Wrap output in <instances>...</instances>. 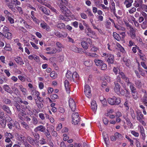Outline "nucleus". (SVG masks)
Returning <instances> with one entry per match:
<instances>
[{
  "label": "nucleus",
  "instance_id": "nucleus-9",
  "mask_svg": "<svg viewBox=\"0 0 147 147\" xmlns=\"http://www.w3.org/2000/svg\"><path fill=\"white\" fill-rule=\"evenodd\" d=\"M107 61L109 64H113L114 62V56L113 55L108 54L107 55Z\"/></svg>",
  "mask_w": 147,
  "mask_h": 147
},
{
  "label": "nucleus",
  "instance_id": "nucleus-29",
  "mask_svg": "<svg viewBox=\"0 0 147 147\" xmlns=\"http://www.w3.org/2000/svg\"><path fill=\"white\" fill-rule=\"evenodd\" d=\"M123 61L125 62V64L127 66L129 67H130L131 66L130 61L129 59L123 58Z\"/></svg>",
  "mask_w": 147,
  "mask_h": 147
},
{
  "label": "nucleus",
  "instance_id": "nucleus-63",
  "mask_svg": "<svg viewBox=\"0 0 147 147\" xmlns=\"http://www.w3.org/2000/svg\"><path fill=\"white\" fill-rule=\"evenodd\" d=\"M22 125L26 129H27L28 128V125L27 124L24 122H22L21 123Z\"/></svg>",
  "mask_w": 147,
  "mask_h": 147
},
{
  "label": "nucleus",
  "instance_id": "nucleus-21",
  "mask_svg": "<svg viewBox=\"0 0 147 147\" xmlns=\"http://www.w3.org/2000/svg\"><path fill=\"white\" fill-rule=\"evenodd\" d=\"M66 76L67 78L69 80L72 81L73 73L72 74L70 71H68L66 73Z\"/></svg>",
  "mask_w": 147,
  "mask_h": 147
},
{
  "label": "nucleus",
  "instance_id": "nucleus-50",
  "mask_svg": "<svg viewBox=\"0 0 147 147\" xmlns=\"http://www.w3.org/2000/svg\"><path fill=\"white\" fill-rule=\"evenodd\" d=\"M131 114L132 118L135 119L136 118V115L134 113V110L131 109H130Z\"/></svg>",
  "mask_w": 147,
  "mask_h": 147
},
{
  "label": "nucleus",
  "instance_id": "nucleus-23",
  "mask_svg": "<svg viewBox=\"0 0 147 147\" xmlns=\"http://www.w3.org/2000/svg\"><path fill=\"white\" fill-rule=\"evenodd\" d=\"M94 62L96 65L100 66L103 63L102 60L100 59H95L94 60Z\"/></svg>",
  "mask_w": 147,
  "mask_h": 147
},
{
  "label": "nucleus",
  "instance_id": "nucleus-20",
  "mask_svg": "<svg viewBox=\"0 0 147 147\" xmlns=\"http://www.w3.org/2000/svg\"><path fill=\"white\" fill-rule=\"evenodd\" d=\"M40 26L43 29H46V30L47 31L49 30H50L49 26L47 25V24L45 22H43L40 24Z\"/></svg>",
  "mask_w": 147,
  "mask_h": 147
},
{
  "label": "nucleus",
  "instance_id": "nucleus-43",
  "mask_svg": "<svg viewBox=\"0 0 147 147\" xmlns=\"http://www.w3.org/2000/svg\"><path fill=\"white\" fill-rule=\"evenodd\" d=\"M5 36L8 39H10L12 38L11 34V33L8 32H7L5 33Z\"/></svg>",
  "mask_w": 147,
  "mask_h": 147
},
{
  "label": "nucleus",
  "instance_id": "nucleus-26",
  "mask_svg": "<svg viewBox=\"0 0 147 147\" xmlns=\"http://www.w3.org/2000/svg\"><path fill=\"white\" fill-rule=\"evenodd\" d=\"M82 47L84 49H88L89 45L87 42L85 41H82L81 43Z\"/></svg>",
  "mask_w": 147,
  "mask_h": 147
},
{
  "label": "nucleus",
  "instance_id": "nucleus-44",
  "mask_svg": "<svg viewBox=\"0 0 147 147\" xmlns=\"http://www.w3.org/2000/svg\"><path fill=\"white\" fill-rule=\"evenodd\" d=\"M17 47L22 52H23V49L22 47L23 45L21 44L20 42H18L17 43Z\"/></svg>",
  "mask_w": 147,
  "mask_h": 147
},
{
  "label": "nucleus",
  "instance_id": "nucleus-59",
  "mask_svg": "<svg viewBox=\"0 0 147 147\" xmlns=\"http://www.w3.org/2000/svg\"><path fill=\"white\" fill-rule=\"evenodd\" d=\"M116 116L118 118H119V117H121L122 115V114L119 111L116 112L115 113Z\"/></svg>",
  "mask_w": 147,
  "mask_h": 147
},
{
  "label": "nucleus",
  "instance_id": "nucleus-37",
  "mask_svg": "<svg viewBox=\"0 0 147 147\" xmlns=\"http://www.w3.org/2000/svg\"><path fill=\"white\" fill-rule=\"evenodd\" d=\"M7 115H5L3 112H0V119L6 120V116Z\"/></svg>",
  "mask_w": 147,
  "mask_h": 147
},
{
  "label": "nucleus",
  "instance_id": "nucleus-3",
  "mask_svg": "<svg viewBox=\"0 0 147 147\" xmlns=\"http://www.w3.org/2000/svg\"><path fill=\"white\" fill-rule=\"evenodd\" d=\"M119 75L117 77V82H120L121 81L120 77L122 78L127 83L128 85L130 82H129V78L126 77L125 76L124 74L122 72H119Z\"/></svg>",
  "mask_w": 147,
  "mask_h": 147
},
{
  "label": "nucleus",
  "instance_id": "nucleus-62",
  "mask_svg": "<svg viewBox=\"0 0 147 147\" xmlns=\"http://www.w3.org/2000/svg\"><path fill=\"white\" fill-rule=\"evenodd\" d=\"M142 15L144 17L145 20H147V14L144 12L141 13Z\"/></svg>",
  "mask_w": 147,
  "mask_h": 147
},
{
  "label": "nucleus",
  "instance_id": "nucleus-32",
  "mask_svg": "<svg viewBox=\"0 0 147 147\" xmlns=\"http://www.w3.org/2000/svg\"><path fill=\"white\" fill-rule=\"evenodd\" d=\"M115 136L116 139H121L123 138V136L121 134L118 132H116L115 134Z\"/></svg>",
  "mask_w": 147,
  "mask_h": 147
},
{
  "label": "nucleus",
  "instance_id": "nucleus-17",
  "mask_svg": "<svg viewBox=\"0 0 147 147\" xmlns=\"http://www.w3.org/2000/svg\"><path fill=\"white\" fill-rule=\"evenodd\" d=\"M40 9L44 13L47 15H49L50 14V11L44 7L42 6L40 7Z\"/></svg>",
  "mask_w": 147,
  "mask_h": 147
},
{
  "label": "nucleus",
  "instance_id": "nucleus-13",
  "mask_svg": "<svg viewBox=\"0 0 147 147\" xmlns=\"http://www.w3.org/2000/svg\"><path fill=\"white\" fill-rule=\"evenodd\" d=\"M91 107L92 110L94 112H95L97 109V105L96 101L92 100L91 102Z\"/></svg>",
  "mask_w": 147,
  "mask_h": 147
},
{
  "label": "nucleus",
  "instance_id": "nucleus-19",
  "mask_svg": "<svg viewBox=\"0 0 147 147\" xmlns=\"http://www.w3.org/2000/svg\"><path fill=\"white\" fill-rule=\"evenodd\" d=\"M133 2V0H126L124 3L127 7H129L132 5V3Z\"/></svg>",
  "mask_w": 147,
  "mask_h": 147
},
{
  "label": "nucleus",
  "instance_id": "nucleus-14",
  "mask_svg": "<svg viewBox=\"0 0 147 147\" xmlns=\"http://www.w3.org/2000/svg\"><path fill=\"white\" fill-rule=\"evenodd\" d=\"M45 129L46 128L45 126L42 125H40L36 127L34 129V131L35 132L40 131L42 132H44Z\"/></svg>",
  "mask_w": 147,
  "mask_h": 147
},
{
  "label": "nucleus",
  "instance_id": "nucleus-58",
  "mask_svg": "<svg viewBox=\"0 0 147 147\" xmlns=\"http://www.w3.org/2000/svg\"><path fill=\"white\" fill-rule=\"evenodd\" d=\"M135 84L139 88L141 86V83L140 81L139 80L136 81Z\"/></svg>",
  "mask_w": 147,
  "mask_h": 147
},
{
  "label": "nucleus",
  "instance_id": "nucleus-12",
  "mask_svg": "<svg viewBox=\"0 0 147 147\" xmlns=\"http://www.w3.org/2000/svg\"><path fill=\"white\" fill-rule=\"evenodd\" d=\"M14 59L16 62L18 64L22 65L24 63L22 58L19 56H17Z\"/></svg>",
  "mask_w": 147,
  "mask_h": 147
},
{
  "label": "nucleus",
  "instance_id": "nucleus-35",
  "mask_svg": "<svg viewBox=\"0 0 147 147\" xmlns=\"http://www.w3.org/2000/svg\"><path fill=\"white\" fill-rule=\"evenodd\" d=\"M130 35L132 38H134L136 36L135 30L133 29H131L130 32Z\"/></svg>",
  "mask_w": 147,
  "mask_h": 147
},
{
  "label": "nucleus",
  "instance_id": "nucleus-41",
  "mask_svg": "<svg viewBox=\"0 0 147 147\" xmlns=\"http://www.w3.org/2000/svg\"><path fill=\"white\" fill-rule=\"evenodd\" d=\"M5 137L6 138H13V136H12L11 134L9 133L6 132L5 134H4Z\"/></svg>",
  "mask_w": 147,
  "mask_h": 147
},
{
  "label": "nucleus",
  "instance_id": "nucleus-18",
  "mask_svg": "<svg viewBox=\"0 0 147 147\" xmlns=\"http://www.w3.org/2000/svg\"><path fill=\"white\" fill-rule=\"evenodd\" d=\"M64 85L66 92L67 93L69 92V83L67 80H65L64 82Z\"/></svg>",
  "mask_w": 147,
  "mask_h": 147
},
{
  "label": "nucleus",
  "instance_id": "nucleus-15",
  "mask_svg": "<svg viewBox=\"0 0 147 147\" xmlns=\"http://www.w3.org/2000/svg\"><path fill=\"white\" fill-rule=\"evenodd\" d=\"M79 79V76L78 73L76 72H74L73 73V77L72 81L76 82Z\"/></svg>",
  "mask_w": 147,
  "mask_h": 147
},
{
  "label": "nucleus",
  "instance_id": "nucleus-57",
  "mask_svg": "<svg viewBox=\"0 0 147 147\" xmlns=\"http://www.w3.org/2000/svg\"><path fill=\"white\" fill-rule=\"evenodd\" d=\"M4 102L7 104H9L11 103V100L7 98H5L4 100Z\"/></svg>",
  "mask_w": 147,
  "mask_h": 147
},
{
  "label": "nucleus",
  "instance_id": "nucleus-36",
  "mask_svg": "<svg viewBox=\"0 0 147 147\" xmlns=\"http://www.w3.org/2000/svg\"><path fill=\"white\" fill-rule=\"evenodd\" d=\"M17 138L18 139L21 141H24L25 137L22 135H17Z\"/></svg>",
  "mask_w": 147,
  "mask_h": 147
},
{
  "label": "nucleus",
  "instance_id": "nucleus-33",
  "mask_svg": "<svg viewBox=\"0 0 147 147\" xmlns=\"http://www.w3.org/2000/svg\"><path fill=\"white\" fill-rule=\"evenodd\" d=\"M141 28L143 29H145L147 28V21L145 20L141 24Z\"/></svg>",
  "mask_w": 147,
  "mask_h": 147
},
{
  "label": "nucleus",
  "instance_id": "nucleus-53",
  "mask_svg": "<svg viewBox=\"0 0 147 147\" xmlns=\"http://www.w3.org/2000/svg\"><path fill=\"white\" fill-rule=\"evenodd\" d=\"M50 97L52 99L55 100L57 99L58 97L57 95L53 94L51 95Z\"/></svg>",
  "mask_w": 147,
  "mask_h": 147
},
{
  "label": "nucleus",
  "instance_id": "nucleus-55",
  "mask_svg": "<svg viewBox=\"0 0 147 147\" xmlns=\"http://www.w3.org/2000/svg\"><path fill=\"white\" fill-rule=\"evenodd\" d=\"M101 68L102 70H105L107 68V65L103 63L101 65Z\"/></svg>",
  "mask_w": 147,
  "mask_h": 147
},
{
  "label": "nucleus",
  "instance_id": "nucleus-28",
  "mask_svg": "<svg viewBox=\"0 0 147 147\" xmlns=\"http://www.w3.org/2000/svg\"><path fill=\"white\" fill-rule=\"evenodd\" d=\"M116 45L117 47V48H116L117 49L119 50L121 52L123 53L125 52L124 48L119 44L117 43Z\"/></svg>",
  "mask_w": 147,
  "mask_h": 147
},
{
  "label": "nucleus",
  "instance_id": "nucleus-10",
  "mask_svg": "<svg viewBox=\"0 0 147 147\" xmlns=\"http://www.w3.org/2000/svg\"><path fill=\"white\" fill-rule=\"evenodd\" d=\"M85 32L87 35L89 36L91 35V34H94V32L92 30L90 27L86 28L85 30Z\"/></svg>",
  "mask_w": 147,
  "mask_h": 147
},
{
  "label": "nucleus",
  "instance_id": "nucleus-61",
  "mask_svg": "<svg viewBox=\"0 0 147 147\" xmlns=\"http://www.w3.org/2000/svg\"><path fill=\"white\" fill-rule=\"evenodd\" d=\"M4 49L7 51H10L11 50L10 46L9 45L7 44L6 45L5 47L4 48Z\"/></svg>",
  "mask_w": 147,
  "mask_h": 147
},
{
  "label": "nucleus",
  "instance_id": "nucleus-48",
  "mask_svg": "<svg viewBox=\"0 0 147 147\" xmlns=\"http://www.w3.org/2000/svg\"><path fill=\"white\" fill-rule=\"evenodd\" d=\"M131 133L132 134L136 137H138L139 136V134L138 133L136 132L134 130L131 131Z\"/></svg>",
  "mask_w": 147,
  "mask_h": 147
},
{
  "label": "nucleus",
  "instance_id": "nucleus-64",
  "mask_svg": "<svg viewBox=\"0 0 147 147\" xmlns=\"http://www.w3.org/2000/svg\"><path fill=\"white\" fill-rule=\"evenodd\" d=\"M140 58L142 61H145L146 58L145 56L143 54H140Z\"/></svg>",
  "mask_w": 147,
  "mask_h": 147
},
{
  "label": "nucleus",
  "instance_id": "nucleus-27",
  "mask_svg": "<svg viewBox=\"0 0 147 147\" xmlns=\"http://www.w3.org/2000/svg\"><path fill=\"white\" fill-rule=\"evenodd\" d=\"M50 128L51 129V131H50L51 132V134L53 136H57V133L56 131H54V127L53 126H50Z\"/></svg>",
  "mask_w": 147,
  "mask_h": 147
},
{
  "label": "nucleus",
  "instance_id": "nucleus-40",
  "mask_svg": "<svg viewBox=\"0 0 147 147\" xmlns=\"http://www.w3.org/2000/svg\"><path fill=\"white\" fill-rule=\"evenodd\" d=\"M3 88L5 91L9 93H11V90L10 89V88L8 85H4L3 86Z\"/></svg>",
  "mask_w": 147,
  "mask_h": 147
},
{
  "label": "nucleus",
  "instance_id": "nucleus-38",
  "mask_svg": "<svg viewBox=\"0 0 147 147\" xmlns=\"http://www.w3.org/2000/svg\"><path fill=\"white\" fill-rule=\"evenodd\" d=\"M0 124L2 127H5L6 125V120L0 119Z\"/></svg>",
  "mask_w": 147,
  "mask_h": 147
},
{
  "label": "nucleus",
  "instance_id": "nucleus-16",
  "mask_svg": "<svg viewBox=\"0 0 147 147\" xmlns=\"http://www.w3.org/2000/svg\"><path fill=\"white\" fill-rule=\"evenodd\" d=\"M115 86L114 88V90L117 94H119L120 93V86L119 84L117 83L116 84L115 82Z\"/></svg>",
  "mask_w": 147,
  "mask_h": 147
},
{
  "label": "nucleus",
  "instance_id": "nucleus-51",
  "mask_svg": "<svg viewBox=\"0 0 147 147\" xmlns=\"http://www.w3.org/2000/svg\"><path fill=\"white\" fill-rule=\"evenodd\" d=\"M125 90H126V93L125 94V95L126 97L128 98H130V92L129 91V90L128 89H125Z\"/></svg>",
  "mask_w": 147,
  "mask_h": 147
},
{
  "label": "nucleus",
  "instance_id": "nucleus-60",
  "mask_svg": "<svg viewBox=\"0 0 147 147\" xmlns=\"http://www.w3.org/2000/svg\"><path fill=\"white\" fill-rule=\"evenodd\" d=\"M81 18L84 19H86L87 18V15L84 13H82L80 14Z\"/></svg>",
  "mask_w": 147,
  "mask_h": 147
},
{
  "label": "nucleus",
  "instance_id": "nucleus-5",
  "mask_svg": "<svg viewBox=\"0 0 147 147\" xmlns=\"http://www.w3.org/2000/svg\"><path fill=\"white\" fill-rule=\"evenodd\" d=\"M84 93L88 98H90L91 96V90L90 87L87 85H86L84 86Z\"/></svg>",
  "mask_w": 147,
  "mask_h": 147
},
{
  "label": "nucleus",
  "instance_id": "nucleus-34",
  "mask_svg": "<svg viewBox=\"0 0 147 147\" xmlns=\"http://www.w3.org/2000/svg\"><path fill=\"white\" fill-rule=\"evenodd\" d=\"M121 102V99L119 97L116 98L115 97V105H117L119 104Z\"/></svg>",
  "mask_w": 147,
  "mask_h": 147
},
{
  "label": "nucleus",
  "instance_id": "nucleus-52",
  "mask_svg": "<svg viewBox=\"0 0 147 147\" xmlns=\"http://www.w3.org/2000/svg\"><path fill=\"white\" fill-rule=\"evenodd\" d=\"M30 43L32 45V46L35 49H39L38 47L34 42H30Z\"/></svg>",
  "mask_w": 147,
  "mask_h": 147
},
{
  "label": "nucleus",
  "instance_id": "nucleus-47",
  "mask_svg": "<svg viewBox=\"0 0 147 147\" xmlns=\"http://www.w3.org/2000/svg\"><path fill=\"white\" fill-rule=\"evenodd\" d=\"M127 123V125L130 128H132L133 127V125L130 121V120L128 118L126 119Z\"/></svg>",
  "mask_w": 147,
  "mask_h": 147
},
{
  "label": "nucleus",
  "instance_id": "nucleus-45",
  "mask_svg": "<svg viewBox=\"0 0 147 147\" xmlns=\"http://www.w3.org/2000/svg\"><path fill=\"white\" fill-rule=\"evenodd\" d=\"M107 112V113L105 114V115L107 116H109L110 115L114 112V111L113 109H109L108 110Z\"/></svg>",
  "mask_w": 147,
  "mask_h": 147
},
{
  "label": "nucleus",
  "instance_id": "nucleus-30",
  "mask_svg": "<svg viewBox=\"0 0 147 147\" xmlns=\"http://www.w3.org/2000/svg\"><path fill=\"white\" fill-rule=\"evenodd\" d=\"M113 36L114 38L117 40L119 41L121 40L120 37L119 35L116 32H113Z\"/></svg>",
  "mask_w": 147,
  "mask_h": 147
},
{
  "label": "nucleus",
  "instance_id": "nucleus-39",
  "mask_svg": "<svg viewBox=\"0 0 147 147\" xmlns=\"http://www.w3.org/2000/svg\"><path fill=\"white\" fill-rule=\"evenodd\" d=\"M102 134L104 140L105 144H107V142L108 140V136L105 132H103Z\"/></svg>",
  "mask_w": 147,
  "mask_h": 147
},
{
  "label": "nucleus",
  "instance_id": "nucleus-4",
  "mask_svg": "<svg viewBox=\"0 0 147 147\" xmlns=\"http://www.w3.org/2000/svg\"><path fill=\"white\" fill-rule=\"evenodd\" d=\"M72 118L73 123L77 125L80 121L79 115L78 113H74L72 114Z\"/></svg>",
  "mask_w": 147,
  "mask_h": 147
},
{
  "label": "nucleus",
  "instance_id": "nucleus-7",
  "mask_svg": "<svg viewBox=\"0 0 147 147\" xmlns=\"http://www.w3.org/2000/svg\"><path fill=\"white\" fill-rule=\"evenodd\" d=\"M69 106L71 111H74L76 109V103L74 100L72 98H70L69 100Z\"/></svg>",
  "mask_w": 147,
  "mask_h": 147
},
{
  "label": "nucleus",
  "instance_id": "nucleus-6",
  "mask_svg": "<svg viewBox=\"0 0 147 147\" xmlns=\"http://www.w3.org/2000/svg\"><path fill=\"white\" fill-rule=\"evenodd\" d=\"M130 89L131 90L132 94L134 98L136 100L138 98L137 92L136 90V88L132 84H131L129 86Z\"/></svg>",
  "mask_w": 147,
  "mask_h": 147
},
{
  "label": "nucleus",
  "instance_id": "nucleus-11",
  "mask_svg": "<svg viewBox=\"0 0 147 147\" xmlns=\"http://www.w3.org/2000/svg\"><path fill=\"white\" fill-rule=\"evenodd\" d=\"M72 50L76 52L80 53H82V48H79L76 46L73 45L71 47Z\"/></svg>",
  "mask_w": 147,
  "mask_h": 147
},
{
  "label": "nucleus",
  "instance_id": "nucleus-49",
  "mask_svg": "<svg viewBox=\"0 0 147 147\" xmlns=\"http://www.w3.org/2000/svg\"><path fill=\"white\" fill-rule=\"evenodd\" d=\"M57 27L60 28H63L65 27V25L63 23H59L57 25Z\"/></svg>",
  "mask_w": 147,
  "mask_h": 147
},
{
  "label": "nucleus",
  "instance_id": "nucleus-2",
  "mask_svg": "<svg viewBox=\"0 0 147 147\" xmlns=\"http://www.w3.org/2000/svg\"><path fill=\"white\" fill-rule=\"evenodd\" d=\"M56 45L58 49L56 48L53 49L51 51L46 52V54H53L59 53L62 51V49L63 48V45L59 42H57L56 43Z\"/></svg>",
  "mask_w": 147,
  "mask_h": 147
},
{
  "label": "nucleus",
  "instance_id": "nucleus-54",
  "mask_svg": "<svg viewBox=\"0 0 147 147\" xmlns=\"http://www.w3.org/2000/svg\"><path fill=\"white\" fill-rule=\"evenodd\" d=\"M31 18L33 19V21L35 22L36 23L39 24V20L37 19L36 18L34 17V16H31Z\"/></svg>",
  "mask_w": 147,
  "mask_h": 147
},
{
  "label": "nucleus",
  "instance_id": "nucleus-42",
  "mask_svg": "<svg viewBox=\"0 0 147 147\" xmlns=\"http://www.w3.org/2000/svg\"><path fill=\"white\" fill-rule=\"evenodd\" d=\"M84 64L87 67H89L92 65V62L91 61H86L84 62Z\"/></svg>",
  "mask_w": 147,
  "mask_h": 147
},
{
  "label": "nucleus",
  "instance_id": "nucleus-46",
  "mask_svg": "<svg viewBox=\"0 0 147 147\" xmlns=\"http://www.w3.org/2000/svg\"><path fill=\"white\" fill-rule=\"evenodd\" d=\"M31 94L33 95H36V96H39L40 93L39 92L36 90H33L31 92Z\"/></svg>",
  "mask_w": 147,
  "mask_h": 147
},
{
  "label": "nucleus",
  "instance_id": "nucleus-25",
  "mask_svg": "<svg viewBox=\"0 0 147 147\" xmlns=\"http://www.w3.org/2000/svg\"><path fill=\"white\" fill-rule=\"evenodd\" d=\"M115 97L113 96L112 98H109L108 99V103L111 105H115Z\"/></svg>",
  "mask_w": 147,
  "mask_h": 147
},
{
  "label": "nucleus",
  "instance_id": "nucleus-31",
  "mask_svg": "<svg viewBox=\"0 0 147 147\" xmlns=\"http://www.w3.org/2000/svg\"><path fill=\"white\" fill-rule=\"evenodd\" d=\"M19 87L22 91L23 94L25 95L26 94V88H24L23 86L21 85L19 86Z\"/></svg>",
  "mask_w": 147,
  "mask_h": 147
},
{
  "label": "nucleus",
  "instance_id": "nucleus-1",
  "mask_svg": "<svg viewBox=\"0 0 147 147\" xmlns=\"http://www.w3.org/2000/svg\"><path fill=\"white\" fill-rule=\"evenodd\" d=\"M57 0L58 5L59 6L63 13L65 15L64 16L60 15L59 16V18L64 21H69V20L68 17L71 16H73L74 15L72 14L70 11L65 6L63 5V2L62 0Z\"/></svg>",
  "mask_w": 147,
  "mask_h": 147
},
{
  "label": "nucleus",
  "instance_id": "nucleus-24",
  "mask_svg": "<svg viewBox=\"0 0 147 147\" xmlns=\"http://www.w3.org/2000/svg\"><path fill=\"white\" fill-rule=\"evenodd\" d=\"M137 118L138 120L139 121L142 119L143 118V115L142 114V113L140 111H137Z\"/></svg>",
  "mask_w": 147,
  "mask_h": 147
},
{
  "label": "nucleus",
  "instance_id": "nucleus-8",
  "mask_svg": "<svg viewBox=\"0 0 147 147\" xmlns=\"http://www.w3.org/2000/svg\"><path fill=\"white\" fill-rule=\"evenodd\" d=\"M0 108L6 112L7 113L10 115L11 114V112L9 107L6 105L2 104L1 105H0Z\"/></svg>",
  "mask_w": 147,
  "mask_h": 147
},
{
  "label": "nucleus",
  "instance_id": "nucleus-56",
  "mask_svg": "<svg viewBox=\"0 0 147 147\" xmlns=\"http://www.w3.org/2000/svg\"><path fill=\"white\" fill-rule=\"evenodd\" d=\"M25 113L22 112H21L18 115V117L19 118L21 119L22 120L23 119V116L25 115Z\"/></svg>",
  "mask_w": 147,
  "mask_h": 147
},
{
  "label": "nucleus",
  "instance_id": "nucleus-22",
  "mask_svg": "<svg viewBox=\"0 0 147 147\" xmlns=\"http://www.w3.org/2000/svg\"><path fill=\"white\" fill-rule=\"evenodd\" d=\"M138 129L140 130V131L141 134L143 137V139H144L145 135L144 133V129L143 127L141 125L139 126Z\"/></svg>",
  "mask_w": 147,
  "mask_h": 147
}]
</instances>
